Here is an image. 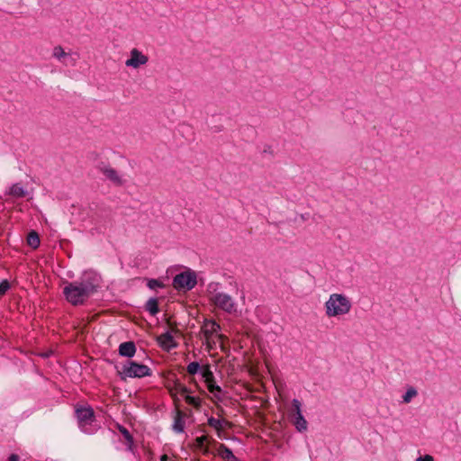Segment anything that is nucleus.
Instances as JSON below:
<instances>
[{"label": "nucleus", "mask_w": 461, "mask_h": 461, "mask_svg": "<svg viewBox=\"0 0 461 461\" xmlns=\"http://www.w3.org/2000/svg\"><path fill=\"white\" fill-rule=\"evenodd\" d=\"M52 57L65 66H76L78 54L76 52H66L60 46H55L52 50Z\"/></svg>", "instance_id": "9d476101"}, {"label": "nucleus", "mask_w": 461, "mask_h": 461, "mask_svg": "<svg viewBox=\"0 0 461 461\" xmlns=\"http://www.w3.org/2000/svg\"><path fill=\"white\" fill-rule=\"evenodd\" d=\"M217 455H219L225 461H239L238 458L233 455L232 451L223 444L219 445L217 448Z\"/></svg>", "instance_id": "dca6fc26"}, {"label": "nucleus", "mask_w": 461, "mask_h": 461, "mask_svg": "<svg viewBox=\"0 0 461 461\" xmlns=\"http://www.w3.org/2000/svg\"><path fill=\"white\" fill-rule=\"evenodd\" d=\"M352 309V303L344 294L333 293L324 303L325 314L328 318H340L348 315Z\"/></svg>", "instance_id": "f03ea898"}, {"label": "nucleus", "mask_w": 461, "mask_h": 461, "mask_svg": "<svg viewBox=\"0 0 461 461\" xmlns=\"http://www.w3.org/2000/svg\"><path fill=\"white\" fill-rule=\"evenodd\" d=\"M146 309L150 314H152V315L157 314L158 312V306L157 299H154V298L149 299L146 303Z\"/></svg>", "instance_id": "412c9836"}, {"label": "nucleus", "mask_w": 461, "mask_h": 461, "mask_svg": "<svg viewBox=\"0 0 461 461\" xmlns=\"http://www.w3.org/2000/svg\"><path fill=\"white\" fill-rule=\"evenodd\" d=\"M189 393L190 390L181 384H176L175 388L171 391L172 396L176 397V395H179L183 397L188 404L195 408H199L201 405V399L199 397L191 396Z\"/></svg>", "instance_id": "9b49d317"}, {"label": "nucleus", "mask_w": 461, "mask_h": 461, "mask_svg": "<svg viewBox=\"0 0 461 461\" xmlns=\"http://www.w3.org/2000/svg\"><path fill=\"white\" fill-rule=\"evenodd\" d=\"M207 441L206 436L198 437L195 438L194 447L196 449H200L201 447H203L204 443Z\"/></svg>", "instance_id": "393cba45"}, {"label": "nucleus", "mask_w": 461, "mask_h": 461, "mask_svg": "<svg viewBox=\"0 0 461 461\" xmlns=\"http://www.w3.org/2000/svg\"><path fill=\"white\" fill-rule=\"evenodd\" d=\"M100 172L105 176L107 180L115 185H122L125 183L123 176L113 167L108 165H102L99 167Z\"/></svg>", "instance_id": "ddd939ff"}, {"label": "nucleus", "mask_w": 461, "mask_h": 461, "mask_svg": "<svg viewBox=\"0 0 461 461\" xmlns=\"http://www.w3.org/2000/svg\"><path fill=\"white\" fill-rule=\"evenodd\" d=\"M416 461H434V458L430 455H425L423 456L418 457Z\"/></svg>", "instance_id": "cd10ccee"}, {"label": "nucleus", "mask_w": 461, "mask_h": 461, "mask_svg": "<svg viewBox=\"0 0 461 461\" xmlns=\"http://www.w3.org/2000/svg\"><path fill=\"white\" fill-rule=\"evenodd\" d=\"M197 284V276L194 271L187 269L177 274L173 279V286L177 291H190Z\"/></svg>", "instance_id": "423d86ee"}, {"label": "nucleus", "mask_w": 461, "mask_h": 461, "mask_svg": "<svg viewBox=\"0 0 461 461\" xmlns=\"http://www.w3.org/2000/svg\"><path fill=\"white\" fill-rule=\"evenodd\" d=\"M10 289V284L7 280L0 283V297H2Z\"/></svg>", "instance_id": "a878e982"}, {"label": "nucleus", "mask_w": 461, "mask_h": 461, "mask_svg": "<svg viewBox=\"0 0 461 461\" xmlns=\"http://www.w3.org/2000/svg\"><path fill=\"white\" fill-rule=\"evenodd\" d=\"M199 450H201L203 455H210L212 453L210 448L205 445L203 446V447H201Z\"/></svg>", "instance_id": "c85d7f7f"}, {"label": "nucleus", "mask_w": 461, "mask_h": 461, "mask_svg": "<svg viewBox=\"0 0 461 461\" xmlns=\"http://www.w3.org/2000/svg\"><path fill=\"white\" fill-rule=\"evenodd\" d=\"M418 395V391L415 387L410 386L407 388L404 394L402 396V402L407 404L410 403Z\"/></svg>", "instance_id": "a211bd4d"}, {"label": "nucleus", "mask_w": 461, "mask_h": 461, "mask_svg": "<svg viewBox=\"0 0 461 461\" xmlns=\"http://www.w3.org/2000/svg\"><path fill=\"white\" fill-rule=\"evenodd\" d=\"M168 460V456L167 455H162L160 456V461H167Z\"/></svg>", "instance_id": "7c9ffc66"}, {"label": "nucleus", "mask_w": 461, "mask_h": 461, "mask_svg": "<svg viewBox=\"0 0 461 461\" xmlns=\"http://www.w3.org/2000/svg\"><path fill=\"white\" fill-rule=\"evenodd\" d=\"M218 284H210L208 285L209 300L214 304L215 307L228 312L230 314H236L238 312V305L234 299L228 294L217 290Z\"/></svg>", "instance_id": "7ed1b4c3"}, {"label": "nucleus", "mask_w": 461, "mask_h": 461, "mask_svg": "<svg viewBox=\"0 0 461 461\" xmlns=\"http://www.w3.org/2000/svg\"><path fill=\"white\" fill-rule=\"evenodd\" d=\"M290 415L293 419V423L298 431L303 432L307 430V421L303 416L302 403L299 400L294 399L292 401Z\"/></svg>", "instance_id": "6e6552de"}, {"label": "nucleus", "mask_w": 461, "mask_h": 461, "mask_svg": "<svg viewBox=\"0 0 461 461\" xmlns=\"http://www.w3.org/2000/svg\"><path fill=\"white\" fill-rule=\"evenodd\" d=\"M202 368L200 367V365L199 363L197 362H191L187 366H186V371L188 372L189 375H195L196 373H198Z\"/></svg>", "instance_id": "5701e85b"}, {"label": "nucleus", "mask_w": 461, "mask_h": 461, "mask_svg": "<svg viewBox=\"0 0 461 461\" xmlns=\"http://www.w3.org/2000/svg\"><path fill=\"white\" fill-rule=\"evenodd\" d=\"M148 286L150 289H157V288H162L164 287V285L162 282H160L158 279H149L148 281Z\"/></svg>", "instance_id": "b1692460"}, {"label": "nucleus", "mask_w": 461, "mask_h": 461, "mask_svg": "<svg viewBox=\"0 0 461 461\" xmlns=\"http://www.w3.org/2000/svg\"><path fill=\"white\" fill-rule=\"evenodd\" d=\"M121 378H143L152 375L151 369L143 364L135 361H127L123 364L122 370L119 372Z\"/></svg>", "instance_id": "39448f33"}, {"label": "nucleus", "mask_w": 461, "mask_h": 461, "mask_svg": "<svg viewBox=\"0 0 461 461\" xmlns=\"http://www.w3.org/2000/svg\"><path fill=\"white\" fill-rule=\"evenodd\" d=\"M40 238L37 232L31 231L27 237V243L32 249H37L40 246Z\"/></svg>", "instance_id": "aec40b11"}, {"label": "nucleus", "mask_w": 461, "mask_h": 461, "mask_svg": "<svg viewBox=\"0 0 461 461\" xmlns=\"http://www.w3.org/2000/svg\"><path fill=\"white\" fill-rule=\"evenodd\" d=\"M20 460V457L19 456L15 455V454H12L9 458H8V461H19Z\"/></svg>", "instance_id": "c756f323"}, {"label": "nucleus", "mask_w": 461, "mask_h": 461, "mask_svg": "<svg viewBox=\"0 0 461 461\" xmlns=\"http://www.w3.org/2000/svg\"><path fill=\"white\" fill-rule=\"evenodd\" d=\"M220 330V325L214 321L207 320L203 322L202 331L209 346L215 344L216 339L221 340L222 335L219 334Z\"/></svg>", "instance_id": "0eeeda50"}, {"label": "nucleus", "mask_w": 461, "mask_h": 461, "mask_svg": "<svg viewBox=\"0 0 461 461\" xmlns=\"http://www.w3.org/2000/svg\"><path fill=\"white\" fill-rule=\"evenodd\" d=\"M201 375L207 385V389L209 390V392L212 393L214 397L219 398V394L221 393V389L220 386L215 384L214 376L210 369V366H205L202 367Z\"/></svg>", "instance_id": "f8f14e48"}, {"label": "nucleus", "mask_w": 461, "mask_h": 461, "mask_svg": "<svg viewBox=\"0 0 461 461\" xmlns=\"http://www.w3.org/2000/svg\"><path fill=\"white\" fill-rule=\"evenodd\" d=\"M159 346L166 350H170L176 347V343L170 331H167L158 337Z\"/></svg>", "instance_id": "4468645a"}, {"label": "nucleus", "mask_w": 461, "mask_h": 461, "mask_svg": "<svg viewBox=\"0 0 461 461\" xmlns=\"http://www.w3.org/2000/svg\"><path fill=\"white\" fill-rule=\"evenodd\" d=\"M184 428L185 421L182 418L181 412H178L173 423V429L177 433H181L184 431Z\"/></svg>", "instance_id": "6ab92c4d"}, {"label": "nucleus", "mask_w": 461, "mask_h": 461, "mask_svg": "<svg viewBox=\"0 0 461 461\" xmlns=\"http://www.w3.org/2000/svg\"><path fill=\"white\" fill-rule=\"evenodd\" d=\"M78 426L86 434L95 433L98 426L95 424L94 411L91 407H79L76 410Z\"/></svg>", "instance_id": "20e7f679"}, {"label": "nucleus", "mask_w": 461, "mask_h": 461, "mask_svg": "<svg viewBox=\"0 0 461 461\" xmlns=\"http://www.w3.org/2000/svg\"><path fill=\"white\" fill-rule=\"evenodd\" d=\"M120 431L122 432L126 440L131 441V436L125 428H120Z\"/></svg>", "instance_id": "bb28decb"}, {"label": "nucleus", "mask_w": 461, "mask_h": 461, "mask_svg": "<svg viewBox=\"0 0 461 461\" xmlns=\"http://www.w3.org/2000/svg\"><path fill=\"white\" fill-rule=\"evenodd\" d=\"M9 194L15 198H21L27 194V191L20 184H14L10 187Z\"/></svg>", "instance_id": "f3484780"}, {"label": "nucleus", "mask_w": 461, "mask_h": 461, "mask_svg": "<svg viewBox=\"0 0 461 461\" xmlns=\"http://www.w3.org/2000/svg\"><path fill=\"white\" fill-rule=\"evenodd\" d=\"M225 423H226L225 420H218L213 417H211L208 419L209 426H211L212 428L216 429L218 432H220L222 429L223 424H225Z\"/></svg>", "instance_id": "4be33fe9"}, {"label": "nucleus", "mask_w": 461, "mask_h": 461, "mask_svg": "<svg viewBox=\"0 0 461 461\" xmlns=\"http://www.w3.org/2000/svg\"><path fill=\"white\" fill-rule=\"evenodd\" d=\"M136 353L135 344L131 341L123 342L119 346V354L122 357H131Z\"/></svg>", "instance_id": "2eb2a0df"}, {"label": "nucleus", "mask_w": 461, "mask_h": 461, "mask_svg": "<svg viewBox=\"0 0 461 461\" xmlns=\"http://www.w3.org/2000/svg\"><path fill=\"white\" fill-rule=\"evenodd\" d=\"M149 57L137 48L130 50L129 57L125 60V66L132 69H138L147 65Z\"/></svg>", "instance_id": "1a4fd4ad"}, {"label": "nucleus", "mask_w": 461, "mask_h": 461, "mask_svg": "<svg viewBox=\"0 0 461 461\" xmlns=\"http://www.w3.org/2000/svg\"><path fill=\"white\" fill-rule=\"evenodd\" d=\"M101 276L95 271L83 273L78 280L68 282L63 287L66 300L72 305L83 304L100 286Z\"/></svg>", "instance_id": "f257e3e1"}]
</instances>
